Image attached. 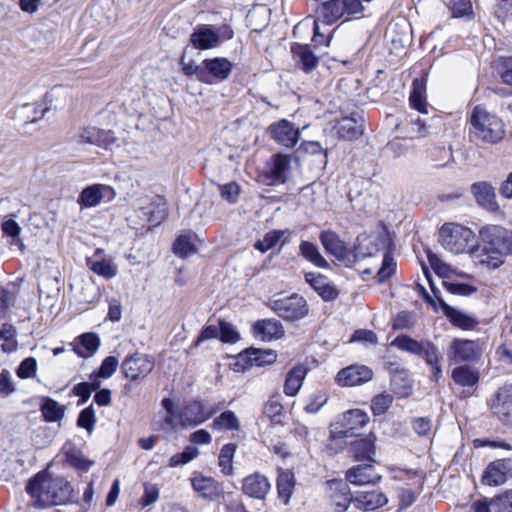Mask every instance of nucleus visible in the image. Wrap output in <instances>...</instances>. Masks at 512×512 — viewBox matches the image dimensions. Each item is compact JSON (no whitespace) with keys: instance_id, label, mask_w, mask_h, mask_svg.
<instances>
[{"instance_id":"f257e3e1","label":"nucleus","mask_w":512,"mask_h":512,"mask_svg":"<svg viewBox=\"0 0 512 512\" xmlns=\"http://www.w3.org/2000/svg\"><path fill=\"white\" fill-rule=\"evenodd\" d=\"M26 490L38 508L64 505L71 502L73 497V487L65 478L52 477L44 471L28 482Z\"/></svg>"},{"instance_id":"f03ea898","label":"nucleus","mask_w":512,"mask_h":512,"mask_svg":"<svg viewBox=\"0 0 512 512\" xmlns=\"http://www.w3.org/2000/svg\"><path fill=\"white\" fill-rule=\"evenodd\" d=\"M483 242L482 253L476 257L488 268L502 265V257L512 254V231L499 225H487L480 229Z\"/></svg>"},{"instance_id":"7ed1b4c3","label":"nucleus","mask_w":512,"mask_h":512,"mask_svg":"<svg viewBox=\"0 0 512 512\" xmlns=\"http://www.w3.org/2000/svg\"><path fill=\"white\" fill-rule=\"evenodd\" d=\"M470 135L476 141L496 145L506 136L504 121L482 106H475L470 115Z\"/></svg>"},{"instance_id":"20e7f679","label":"nucleus","mask_w":512,"mask_h":512,"mask_svg":"<svg viewBox=\"0 0 512 512\" xmlns=\"http://www.w3.org/2000/svg\"><path fill=\"white\" fill-rule=\"evenodd\" d=\"M439 242L448 251L462 254L472 250L475 234L470 229L456 223H445L439 230Z\"/></svg>"},{"instance_id":"39448f33","label":"nucleus","mask_w":512,"mask_h":512,"mask_svg":"<svg viewBox=\"0 0 512 512\" xmlns=\"http://www.w3.org/2000/svg\"><path fill=\"white\" fill-rule=\"evenodd\" d=\"M363 6L360 0H329L324 2L317 10V20L315 24V33H317V22L333 24L344 16L356 15L361 13Z\"/></svg>"},{"instance_id":"423d86ee","label":"nucleus","mask_w":512,"mask_h":512,"mask_svg":"<svg viewBox=\"0 0 512 512\" xmlns=\"http://www.w3.org/2000/svg\"><path fill=\"white\" fill-rule=\"evenodd\" d=\"M391 346L418 356L423 359L426 364L433 363L437 359H443V355L437 345L429 339L416 340L409 335L401 334L391 342Z\"/></svg>"},{"instance_id":"0eeeda50","label":"nucleus","mask_w":512,"mask_h":512,"mask_svg":"<svg viewBox=\"0 0 512 512\" xmlns=\"http://www.w3.org/2000/svg\"><path fill=\"white\" fill-rule=\"evenodd\" d=\"M271 309L286 321H297L304 318L309 312V306L304 297L293 294L271 301Z\"/></svg>"},{"instance_id":"6e6552de","label":"nucleus","mask_w":512,"mask_h":512,"mask_svg":"<svg viewBox=\"0 0 512 512\" xmlns=\"http://www.w3.org/2000/svg\"><path fill=\"white\" fill-rule=\"evenodd\" d=\"M290 170V158L287 155L274 154L260 173L259 181L269 186L283 184L287 181Z\"/></svg>"},{"instance_id":"1a4fd4ad","label":"nucleus","mask_w":512,"mask_h":512,"mask_svg":"<svg viewBox=\"0 0 512 512\" xmlns=\"http://www.w3.org/2000/svg\"><path fill=\"white\" fill-rule=\"evenodd\" d=\"M154 368V361L146 354L134 353L127 356L122 364L121 371L126 378L138 381L145 378Z\"/></svg>"},{"instance_id":"9d476101","label":"nucleus","mask_w":512,"mask_h":512,"mask_svg":"<svg viewBox=\"0 0 512 512\" xmlns=\"http://www.w3.org/2000/svg\"><path fill=\"white\" fill-rule=\"evenodd\" d=\"M447 356L454 364L472 362L481 356V348L476 341L456 338L450 343Z\"/></svg>"},{"instance_id":"9b49d317","label":"nucleus","mask_w":512,"mask_h":512,"mask_svg":"<svg viewBox=\"0 0 512 512\" xmlns=\"http://www.w3.org/2000/svg\"><path fill=\"white\" fill-rule=\"evenodd\" d=\"M163 411H159L152 419L151 427L158 432H171L177 429L179 424L178 411L170 398H164L161 402Z\"/></svg>"},{"instance_id":"f8f14e48","label":"nucleus","mask_w":512,"mask_h":512,"mask_svg":"<svg viewBox=\"0 0 512 512\" xmlns=\"http://www.w3.org/2000/svg\"><path fill=\"white\" fill-rule=\"evenodd\" d=\"M509 478H512V459H497L486 467L482 475V483L488 486H499Z\"/></svg>"},{"instance_id":"ddd939ff","label":"nucleus","mask_w":512,"mask_h":512,"mask_svg":"<svg viewBox=\"0 0 512 512\" xmlns=\"http://www.w3.org/2000/svg\"><path fill=\"white\" fill-rule=\"evenodd\" d=\"M490 408L501 422L512 425V385L501 387L495 393Z\"/></svg>"},{"instance_id":"4468645a","label":"nucleus","mask_w":512,"mask_h":512,"mask_svg":"<svg viewBox=\"0 0 512 512\" xmlns=\"http://www.w3.org/2000/svg\"><path fill=\"white\" fill-rule=\"evenodd\" d=\"M268 131L274 141L287 148L295 146L299 141V129L286 119L271 124Z\"/></svg>"},{"instance_id":"2eb2a0df","label":"nucleus","mask_w":512,"mask_h":512,"mask_svg":"<svg viewBox=\"0 0 512 512\" xmlns=\"http://www.w3.org/2000/svg\"><path fill=\"white\" fill-rule=\"evenodd\" d=\"M372 370L365 365H351L341 369L335 378L336 383L342 387H353L370 381Z\"/></svg>"},{"instance_id":"dca6fc26","label":"nucleus","mask_w":512,"mask_h":512,"mask_svg":"<svg viewBox=\"0 0 512 512\" xmlns=\"http://www.w3.org/2000/svg\"><path fill=\"white\" fill-rule=\"evenodd\" d=\"M116 140L117 139L111 130H102L96 127H85L80 129L76 139L79 144H91L104 149L111 148Z\"/></svg>"},{"instance_id":"f3484780","label":"nucleus","mask_w":512,"mask_h":512,"mask_svg":"<svg viewBox=\"0 0 512 512\" xmlns=\"http://www.w3.org/2000/svg\"><path fill=\"white\" fill-rule=\"evenodd\" d=\"M115 191L112 187L103 184L90 185L82 190L77 202L82 207L91 208L97 206L103 199L112 200Z\"/></svg>"},{"instance_id":"a211bd4d","label":"nucleus","mask_w":512,"mask_h":512,"mask_svg":"<svg viewBox=\"0 0 512 512\" xmlns=\"http://www.w3.org/2000/svg\"><path fill=\"white\" fill-rule=\"evenodd\" d=\"M471 193L480 207L490 212H497L499 210L495 188L490 182L480 181L473 183L471 185Z\"/></svg>"},{"instance_id":"6ab92c4d","label":"nucleus","mask_w":512,"mask_h":512,"mask_svg":"<svg viewBox=\"0 0 512 512\" xmlns=\"http://www.w3.org/2000/svg\"><path fill=\"white\" fill-rule=\"evenodd\" d=\"M204 73L209 81H204L206 84H213L217 81H223L231 74L233 65L226 59L217 57L214 59L204 60Z\"/></svg>"},{"instance_id":"aec40b11","label":"nucleus","mask_w":512,"mask_h":512,"mask_svg":"<svg viewBox=\"0 0 512 512\" xmlns=\"http://www.w3.org/2000/svg\"><path fill=\"white\" fill-rule=\"evenodd\" d=\"M304 277L305 281L324 301H333L338 297V289L326 276L319 273L307 272Z\"/></svg>"},{"instance_id":"412c9836","label":"nucleus","mask_w":512,"mask_h":512,"mask_svg":"<svg viewBox=\"0 0 512 512\" xmlns=\"http://www.w3.org/2000/svg\"><path fill=\"white\" fill-rule=\"evenodd\" d=\"M271 489V484L267 477L260 473L251 474L243 479L242 491L251 498L265 499Z\"/></svg>"},{"instance_id":"4be33fe9","label":"nucleus","mask_w":512,"mask_h":512,"mask_svg":"<svg viewBox=\"0 0 512 512\" xmlns=\"http://www.w3.org/2000/svg\"><path fill=\"white\" fill-rule=\"evenodd\" d=\"M330 498L334 505V512H345L353 501L347 482L343 480H331L328 483Z\"/></svg>"},{"instance_id":"5701e85b","label":"nucleus","mask_w":512,"mask_h":512,"mask_svg":"<svg viewBox=\"0 0 512 512\" xmlns=\"http://www.w3.org/2000/svg\"><path fill=\"white\" fill-rule=\"evenodd\" d=\"M319 240L325 251L333 255L338 261L344 262L348 257V248L336 232L332 230L322 231Z\"/></svg>"},{"instance_id":"b1692460","label":"nucleus","mask_w":512,"mask_h":512,"mask_svg":"<svg viewBox=\"0 0 512 512\" xmlns=\"http://www.w3.org/2000/svg\"><path fill=\"white\" fill-rule=\"evenodd\" d=\"M190 42L196 49H211L219 44V35L213 26L199 25L190 35Z\"/></svg>"},{"instance_id":"393cba45","label":"nucleus","mask_w":512,"mask_h":512,"mask_svg":"<svg viewBox=\"0 0 512 512\" xmlns=\"http://www.w3.org/2000/svg\"><path fill=\"white\" fill-rule=\"evenodd\" d=\"M380 479L371 464L356 465L346 472V481L354 485L375 484Z\"/></svg>"},{"instance_id":"a878e982","label":"nucleus","mask_w":512,"mask_h":512,"mask_svg":"<svg viewBox=\"0 0 512 512\" xmlns=\"http://www.w3.org/2000/svg\"><path fill=\"white\" fill-rule=\"evenodd\" d=\"M2 233L9 238L7 245L11 251H18L21 255L25 253L26 246L21 238V227L11 216H6L2 220Z\"/></svg>"},{"instance_id":"bb28decb","label":"nucleus","mask_w":512,"mask_h":512,"mask_svg":"<svg viewBox=\"0 0 512 512\" xmlns=\"http://www.w3.org/2000/svg\"><path fill=\"white\" fill-rule=\"evenodd\" d=\"M355 506L364 511H372L388 502L387 496L378 490L358 492L353 498Z\"/></svg>"},{"instance_id":"cd10ccee","label":"nucleus","mask_w":512,"mask_h":512,"mask_svg":"<svg viewBox=\"0 0 512 512\" xmlns=\"http://www.w3.org/2000/svg\"><path fill=\"white\" fill-rule=\"evenodd\" d=\"M254 334L263 341L280 339L284 335L282 324L276 319H263L253 325Z\"/></svg>"},{"instance_id":"c85d7f7f","label":"nucleus","mask_w":512,"mask_h":512,"mask_svg":"<svg viewBox=\"0 0 512 512\" xmlns=\"http://www.w3.org/2000/svg\"><path fill=\"white\" fill-rule=\"evenodd\" d=\"M295 66L304 72H310L318 64V57L313 53L308 45L295 43L291 47Z\"/></svg>"},{"instance_id":"c756f323","label":"nucleus","mask_w":512,"mask_h":512,"mask_svg":"<svg viewBox=\"0 0 512 512\" xmlns=\"http://www.w3.org/2000/svg\"><path fill=\"white\" fill-rule=\"evenodd\" d=\"M192 486L195 491L210 501L219 499L223 494L222 487L216 481L202 475L195 476L192 479Z\"/></svg>"},{"instance_id":"7c9ffc66","label":"nucleus","mask_w":512,"mask_h":512,"mask_svg":"<svg viewBox=\"0 0 512 512\" xmlns=\"http://www.w3.org/2000/svg\"><path fill=\"white\" fill-rule=\"evenodd\" d=\"M333 131L343 140H354L362 135V125L353 117H343L335 123Z\"/></svg>"},{"instance_id":"2f4dec72","label":"nucleus","mask_w":512,"mask_h":512,"mask_svg":"<svg viewBox=\"0 0 512 512\" xmlns=\"http://www.w3.org/2000/svg\"><path fill=\"white\" fill-rule=\"evenodd\" d=\"M375 436L370 434L365 438L357 439L352 442L350 452L358 461L374 462L375 455Z\"/></svg>"},{"instance_id":"473e14b6","label":"nucleus","mask_w":512,"mask_h":512,"mask_svg":"<svg viewBox=\"0 0 512 512\" xmlns=\"http://www.w3.org/2000/svg\"><path fill=\"white\" fill-rule=\"evenodd\" d=\"M344 419L348 427L345 430L338 432V438H348L356 436V430L358 428L364 427L369 422V416L367 415V413L360 409L348 411L345 414Z\"/></svg>"},{"instance_id":"72a5a7b5","label":"nucleus","mask_w":512,"mask_h":512,"mask_svg":"<svg viewBox=\"0 0 512 512\" xmlns=\"http://www.w3.org/2000/svg\"><path fill=\"white\" fill-rule=\"evenodd\" d=\"M203 407L200 402L187 404L178 412L179 425L182 427L195 426L204 422Z\"/></svg>"},{"instance_id":"f704fd0d","label":"nucleus","mask_w":512,"mask_h":512,"mask_svg":"<svg viewBox=\"0 0 512 512\" xmlns=\"http://www.w3.org/2000/svg\"><path fill=\"white\" fill-rule=\"evenodd\" d=\"M410 106L422 114L428 113V103L426 99V80L416 78L412 82L410 97Z\"/></svg>"},{"instance_id":"c9c22d12","label":"nucleus","mask_w":512,"mask_h":512,"mask_svg":"<svg viewBox=\"0 0 512 512\" xmlns=\"http://www.w3.org/2000/svg\"><path fill=\"white\" fill-rule=\"evenodd\" d=\"M100 346V339L96 333L88 332L80 335L74 346V351L82 358L93 356Z\"/></svg>"},{"instance_id":"e433bc0d","label":"nucleus","mask_w":512,"mask_h":512,"mask_svg":"<svg viewBox=\"0 0 512 512\" xmlns=\"http://www.w3.org/2000/svg\"><path fill=\"white\" fill-rule=\"evenodd\" d=\"M279 499L287 505L295 489V476L288 470H280L276 482Z\"/></svg>"},{"instance_id":"4c0bfd02","label":"nucleus","mask_w":512,"mask_h":512,"mask_svg":"<svg viewBox=\"0 0 512 512\" xmlns=\"http://www.w3.org/2000/svg\"><path fill=\"white\" fill-rule=\"evenodd\" d=\"M307 374V368L302 365L294 366L287 374L284 383V393L287 396H295L300 390Z\"/></svg>"},{"instance_id":"58836bf2","label":"nucleus","mask_w":512,"mask_h":512,"mask_svg":"<svg viewBox=\"0 0 512 512\" xmlns=\"http://www.w3.org/2000/svg\"><path fill=\"white\" fill-rule=\"evenodd\" d=\"M299 254L314 266L322 269H329L328 261L322 256L317 245L309 241H301Z\"/></svg>"},{"instance_id":"ea45409f","label":"nucleus","mask_w":512,"mask_h":512,"mask_svg":"<svg viewBox=\"0 0 512 512\" xmlns=\"http://www.w3.org/2000/svg\"><path fill=\"white\" fill-rule=\"evenodd\" d=\"M451 377L459 386L472 387L479 381V372L469 365H460L452 370Z\"/></svg>"},{"instance_id":"a19ab883","label":"nucleus","mask_w":512,"mask_h":512,"mask_svg":"<svg viewBox=\"0 0 512 512\" xmlns=\"http://www.w3.org/2000/svg\"><path fill=\"white\" fill-rule=\"evenodd\" d=\"M276 357V354L271 350H261L257 348H250L243 354H240V358L251 366L271 364L276 360Z\"/></svg>"},{"instance_id":"79ce46f5","label":"nucleus","mask_w":512,"mask_h":512,"mask_svg":"<svg viewBox=\"0 0 512 512\" xmlns=\"http://www.w3.org/2000/svg\"><path fill=\"white\" fill-rule=\"evenodd\" d=\"M98 252L93 257L87 258L88 267L99 276L107 279L113 278L117 274L116 266L110 260L99 259L97 256Z\"/></svg>"},{"instance_id":"37998d69","label":"nucleus","mask_w":512,"mask_h":512,"mask_svg":"<svg viewBox=\"0 0 512 512\" xmlns=\"http://www.w3.org/2000/svg\"><path fill=\"white\" fill-rule=\"evenodd\" d=\"M444 312L449 321L458 328L469 330L473 329L478 324L475 318L448 305H445Z\"/></svg>"},{"instance_id":"c03bdc74","label":"nucleus","mask_w":512,"mask_h":512,"mask_svg":"<svg viewBox=\"0 0 512 512\" xmlns=\"http://www.w3.org/2000/svg\"><path fill=\"white\" fill-rule=\"evenodd\" d=\"M64 454H65L66 462L70 466H72L78 470H81L83 472H87L90 469V467L93 465V461L86 459L84 457V455L82 454V452L80 450L76 449L75 447H73L72 445L64 446Z\"/></svg>"},{"instance_id":"a18cd8bd","label":"nucleus","mask_w":512,"mask_h":512,"mask_svg":"<svg viewBox=\"0 0 512 512\" xmlns=\"http://www.w3.org/2000/svg\"><path fill=\"white\" fill-rule=\"evenodd\" d=\"M141 213L147 217V221L152 226H157L167 217V208L165 203L159 199L158 203H151L142 208Z\"/></svg>"},{"instance_id":"49530a36","label":"nucleus","mask_w":512,"mask_h":512,"mask_svg":"<svg viewBox=\"0 0 512 512\" xmlns=\"http://www.w3.org/2000/svg\"><path fill=\"white\" fill-rule=\"evenodd\" d=\"M41 412L47 422L60 421L64 417V406L52 398H44L41 405Z\"/></svg>"},{"instance_id":"de8ad7c7","label":"nucleus","mask_w":512,"mask_h":512,"mask_svg":"<svg viewBox=\"0 0 512 512\" xmlns=\"http://www.w3.org/2000/svg\"><path fill=\"white\" fill-rule=\"evenodd\" d=\"M213 428L216 430L238 431L240 422L233 411L227 410L213 420Z\"/></svg>"},{"instance_id":"09e8293b","label":"nucleus","mask_w":512,"mask_h":512,"mask_svg":"<svg viewBox=\"0 0 512 512\" xmlns=\"http://www.w3.org/2000/svg\"><path fill=\"white\" fill-rule=\"evenodd\" d=\"M236 448V444L228 443L220 450L218 464L225 475H231L233 473L232 459Z\"/></svg>"},{"instance_id":"8fccbe9b","label":"nucleus","mask_w":512,"mask_h":512,"mask_svg":"<svg viewBox=\"0 0 512 512\" xmlns=\"http://www.w3.org/2000/svg\"><path fill=\"white\" fill-rule=\"evenodd\" d=\"M285 232V230H273L266 233L263 239L257 241L254 244L255 249L259 250L262 253L272 249L277 245V243L283 237Z\"/></svg>"},{"instance_id":"3c124183","label":"nucleus","mask_w":512,"mask_h":512,"mask_svg":"<svg viewBox=\"0 0 512 512\" xmlns=\"http://www.w3.org/2000/svg\"><path fill=\"white\" fill-rule=\"evenodd\" d=\"M16 329L10 324H2V351L13 352L17 349Z\"/></svg>"},{"instance_id":"603ef678","label":"nucleus","mask_w":512,"mask_h":512,"mask_svg":"<svg viewBox=\"0 0 512 512\" xmlns=\"http://www.w3.org/2000/svg\"><path fill=\"white\" fill-rule=\"evenodd\" d=\"M393 397L389 394H379L371 401V410L375 416H380L386 413L392 405Z\"/></svg>"},{"instance_id":"864d4df0","label":"nucleus","mask_w":512,"mask_h":512,"mask_svg":"<svg viewBox=\"0 0 512 512\" xmlns=\"http://www.w3.org/2000/svg\"><path fill=\"white\" fill-rule=\"evenodd\" d=\"M283 406L277 397H271L264 406V414L271 419L273 423L281 422Z\"/></svg>"},{"instance_id":"5fc2aeb1","label":"nucleus","mask_w":512,"mask_h":512,"mask_svg":"<svg viewBox=\"0 0 512 512\" xmlns=\"http://www.w3.org/2000/svg\"><path fill=\"white\" fill-rule=\"evenodd\" d=\"M396 271V262L395 259L389 254L386 253L384 255L382 266L378 270L377 279L378 282H384L389 279Z\"/></svg>"},{"instance_id":"6e6d98bb","label":"nucleus","mask_w":512,"mask_h":512,"mask_svg":"<svg viewBox=\"0 0 512 512\" xmlns=\"http://www.w3.org/2000/svg\"><path fill=\"white\" fill-rule=\"evenodd\" d=\"M100 387V381L95 380L92 383L82 382L74 386L73 392L75 395L81 397V401L78 404H83L86 402L92 391L97 390Z\"/></svg>"},{"instance_id":"4d7b16f0","label":"nucleus","mask_w":512,"mask_h":512,"mask_svg":"<svg viewBox=\"0 0 512 512\" xmlns=\"http://www.w3.org/2000/svg\"><path fill=\"white\" fill-rule=\"evenodd\" d=\"M173 252L180 257H187L194 253L195 249L187 236H180L173 244Z\"/></svg>"},{"instance_id":"13d9d810","label":"nucleus","mask_w":512,"mask_h":512,"mask_svg":"<svg viewBox=\"0 0 512 512\" xmlns=\"http://www.w3.org/2000/svg\"><path fill=\"white\" fill-rule=\"evenodd\" d=\"M492 512H512V491L497 497L491 502Z\"/></svg>"},{"instance_id":"bf43d9fd","label":"nucleus","mask_w":512,"mask_h":512,"mask_svg":"<svg viewBox=\"0 0 512 512\" xmlns=\"http://www.w3.org/2000/svg\"><path fill=\"white\" fill-rule=\"evenodd\" d=\"M95 412L92 406L82 410L77 419V425L87 431H92L95 424Z\"/></svg>"},{"instance_id":"052dcab7","label":"nucleus","mask_w":512,"mask_h":512,"mask_svg":"<svg viewBox=\"0 0 512 512\" xmlns=\"http://www.w3.org/2000/svg\"><path fill=\"white\" fill-rule=\"evenodd\" d=\"M37 368L36 359L33 357L25 358L17 368V376L21 379H27L32 377Z\"/></svg>"},{"instance_id":"680f3d73","label":"nucleus","mask_w":512,"mask_h":512,"mask_svg":"<svg viewBox=\"0 0 512 512\" xmlns=\"http://www.w3.org/2000/svg\"><path fill=\"white\" fill-rule=\"evenodd\" d=\"M220 325V340L224 343H235L239 340V334L235 328L225 321H219Z\"/></svg>"},{"instance_id":"e2e57ef3","label":"nucleus","mask_w":512,"mask_h":512,"mask_svg":"<svg viewBox=\"0 0 512 512\" xmlns=\"http://www.w3.org/2000/svg\"><path fill=\"white\" fill-rule=\"evenodd\" d=\"M119 365L118 359L114 356H108L103 361L97 372V376L100 378H109L116 371Z\"/></svg>"},{"instance_id":"0e129e2a","label":"nucleus","mask_w":512,"mask_h":512,"mask_svg":"<svg viewBox=\"0 0 512 512\" xmlns=\"http://www.w3.org/2000/svg\"><path fill=\"white\" fill-rule=\"evenodd\" d=\"M182 70H183V73L186 75V76H196V78L203 82L204 81H209L207 79V76L206 74L204 73V60L202 61V63L200 65H195L193 63H183L182 62Z\"/></svg>"},{"instance_id":"69168bd1","label":"nucleus","mask_w":512,"mask_h":512,"mask_svg":"<svg viewBox=\"0 0 512 512\" xmlns=\"http://www.w3.org/2000/svg\"><path fill=\"white\" fill-rule=\"evenodd\" d=\"M447 5L457 17L469 13L472 9L470 0H447Z\"/></svg>"},{"instance_id":"338daca9","label":"nucleus","mask_w":512,"mask_h":512,"mask_svg":"<svg viewBox=\"0 0 512 512\" xmlns=\"http://www.w3.org/2000/svg\"><path fill=\"white\" fill-rule=\"evenodd\" d=\"M415 323L414 317L409 312H400L394 319L395 329H408L411 328Z\"/></svg>"},{"instance_id":"774afa93","label":"nucleus","mask_w":512,"mask_h":512,"mask_svg":"<svg viewBox=\"0 0 512 512\" xmlns=\"http://www.w3.org/2000/svg\"><path fill=\"white\" fill-rule=\"evenodd\" d=\"M240 192V187L235 182H230L221 187V196L225 200L234 203Z\"/></svg>"}]
</instances>
